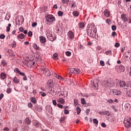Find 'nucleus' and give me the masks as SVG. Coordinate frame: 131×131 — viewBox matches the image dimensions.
Instances as JSON below:
<instances>
[{
  "mask_svg": "<svg viewBox=\"0 0 131 131\" xmlns=\"http://www.w3.org/2000/svg\"><path fill=\"white\" fill-rule=\"evenodd\" d=\"M94 29H97V28L93 26V25H88L86 32L88 35L90 36V37H93L94 36Z\"/></svg>",
  "mask_w": 131,
  "mask_h": 131,
  "instance_id": "nucleus-1",
  "label": "nucleus"
},
{
  "mask_svg": "<svg viewBox=\"0 0 131 131\" xmlns=\"http://www.w3.org/2000/svg\"><path fill=\"white\" fill-rule=\"evenodd\" d=\"M56 21V19H55V17L52 15H48L46 17V24H48L50 25L52 22H55Z\"/></svg>",
  "mask_w": 131,
  "mask_h": 131,
  "instance_id": "nucleus-2",
  "label": "nucleus"
},
{
  "mask_svg": "<svg viewBox=\"0 0 131 131\" xmlns=\"http://www.w3.org/2000/svg\"><path fill=\"white\" fill-rule=\"evenodd\" d=\"M103 84L105 88H111L114 85V83L109 79L103 81Z\"/></svg>",
  "mask_w": 131,
  "mask_h": 131,
  "instance_id": "nucleus-3",
  "label": "nucleus"
},
{
  "mask_svg": "<svg viewBox=\"0 0 131 131\" xmlns=\"http://www.w3.org/2000/svg\"><path fill=\"white\" fill-rule=\"evenodd\" d=\"M124 124L125 127H131V119L129 117H127L126 119L124 121Z\"/></svg>",
  "mask_w": 131,
  "mask_h": 131,
  "instance_id": "nucleus-4",
  "label": "nucleus"
},
{
  "mask_svg": "<svg viewBox=\"0 0 131 131\" xmlns=\"http://www.w3.org/2000/svg\"><path fill=\"white\" fill-rule=\"evenodd\" d=\"M42 71L43 72L44 74L46 75V76H51V75H53V74L50 72V70L48 69L47 68H43L41 69Z\"/></svg>",
  "mask_w": 131,
  "mask_h": 131,
  "instance_id": "nucleus-5",
  "label": "nucleus"
},
{
  "mask_svg": "<svg viewBox=\"0 0 131 131\" xmlns=\"http://www.w3.org/2000/svg\"><path fill=\"white\" fill-rule=\"evenodd\" d=\"M70 73H73L74 74H79V73H80V70L77 68H72L70 70Z\"/></svg>",
  "mask_w": 131,
  "mask_h": 131,
  "instance_id": "nucleus-6",
  "label": "nucleus"
},
{
  "mask_svg": "<svg viewBox=\"0 0 131 131\" xmlns=\"http://www.w3.org/2000/svg\"><path fill=\"white\" fill-rule=\"evenodd\" d=\"M67 35L69 39H73V38H74V33L71 31L68 32V33H67Z\"/></svg>",
  "mask_w": 131,
  "mask_h": 131,
  "instance_id": "nucleus-7",
  "label": "nucleus"
},
{
  "mask_svg": "<svg viewBox=\"0 0 131 131\" xmlns=\"http://www.w3.org/2000/svg\"><path fill=\"white\" fill-rule=\"evenodd\" d=\"M112 93H113V95H114V96H120V95H121V91H118L116 89L113 90Z\"/></svg>",
  "mask_w": 131,
  "mask_h": 131,
  "instance_id": "nucleus-8",
  "label": "nucleus"
},
{
  "mask_svg": "<svg viewBox=\"0 0 131 131\" xmlns=\"http://www.w3.org/2000/svg\"><path fill=\"white\" fill-rule=\"evenodd\" d=\"M92 85L94 86V88H95L96 90H98V86H99V81L97 80H94L92 83Z\"/></svg>",
  "mask_w": 131,
  "mask_h": 131,
  "instance_id": "nucleus-9",
  "label": "nucleus"
},
{
  "mask_svg": "<svg viewBox=\"0 0 131 131\" xmlns=\"http://www.w3.org/2000/svg\"><path fill=\"white\" fill-rule=\"evenodd\" d=\"M99 114H100V115H107V116H109V115H110V112L109 111H104V112H98Z\"/></svg>",
  "mask_w": 131,
  "mask_h": 131,
  "instance_id": "nucleus-10",
  "label": "nucleus"
},
{
  "mask_svg": "<svg viewBox=\"0 0 131 131\" xmlns=\"http://www.w3.org/2000/svg\"><path fill=\"white\" fill-rule=\"evenodd\" d=\"M121 18H122V20H123L124 22H127V21H128V18H127L126 15L124 14H122L121 15Z\"/></svg>",
  "mask_w": 131,
  "mask_h": 131,
  "instance_id": "nucleus-11",
  "label": "nucleus"
},
{
  "mask_svg": "<svg viewBox=\"0 0 131 131\" xmlns=\"http://www.w3.org/2000/svg\"><path fill=\"white\" fill-rule=\"evenodd\" d=\"M117 68H119L120 72H124V67L122 65L117 66Z\"/></svg>",
  "mask_w": 131,
  "mask_h": 131,
  "instance_id": "nucleus-12",
  "label": "nucleus"
},
{
  "mask_svg": "<svg viewBox=\"0 0 131 131\" xmlns=\"http://www.w3.org/2000/svg\"><path fill=\"white\" fill-rule=\"evenodd\" d=\"M24 38H25V35L23 34H18L17 37V39H24Z\"/></svg>",
  "mask_w": 131,
  "mask_h": 131,
  "instance_id": "nucleus-13",
  "label": "nucleus"
},
{
  "mask_svg": "<svg viewBox=\"0 0 131 131\" xmlns=\"http://www.w3.org/2000/svg\"><path fill=\"white\" fill-rule=\"evenodd\" d=\"M118 84L121 88H123V86H125L126 85L125 82L123 81H120L118 83Z\"/></svg>",
  "mask_w": 131,
  "mask_h": 131,
  "instance_id": "nucleus-14",
  "label": "nucleus"
},
{
  "mask_svg": "<svg viewBox=\"0 0 131 131\" xmlns=\"http://www.w3.org/2000/svg\"><path fill=\"white\" fill-rule=\"evenodd\" d=\"M1 79H3V80H4V79H6L7 78V75L5 73H2L0 75Z\"/></svg>",
  "mask_w": 131,
  "mask_h": 131,
  "instance_id": "nucleus-15",
  "label": "nucleus"
},
{
  "mask_svg": "<svg viewBox=\"0 0 131 131\" xmlns=\"http://www.w3.org/2000/svg\"><path fill=\"white\" fill-rule=\"evenodd\" d=\"M104 15L105 17H109L110 16V12L108 9H106L104 12Z\"/></svg>",
  "mask_w": 131,
  "mask_h": 131,
  "instance_id": "nucleus-16",
  "label": "nucleus"
},
{
  "mask_svg": "<svg viewBox=\"0 0 131 131\" xmlns=\"http://www.w3.org/2000/svg\"><path fill=\"white\" fill-rule=\"evenodd\" d=\"M40 41L41 42V43H46V37L43 36L40 37Z\"/></svg>",
  "mask_w": 131,
  "mask_h": 131,
  "instance_id": "nucleus-17",
  "label": "nucleus"
},
{
  "mask_svg": "<svg viewBox=\"0 0 131 131\" xmlns=\"http://www.w3.org/2000/svg\"><path fill=\"white\" fill-rule=\"evenodd\" d=\"M58 103H59V104H64L65 103V100L64 98H59L57 100Z\"/></svg>",
  "mask_w": 131,
  "mask_h": 131,
  "instance_id": "nucleus-18",
  "label": "nucleus"
},
{
  "mask_svg": "<svg viewBox=\"0 0 131 131\" xmlns=\"http://www.w3.org/2000/svg\"><path fill=\"white\" fill-rule=\"evenodd\" d=\"M50 95H52V96H55L57 93L54 89H51L50 92H48Z\"/></svg>",
  "mask_w": 131,
  "mask_h": 131,
  "instance_id": "nucleus-19",
  "label": "nucleus"
},
{
  "mask_svg": "<svg viewBox=\"0 0 131 131\" xmlns=\"http://www.w3.org/2000/svg\"><path fill=\"white\" fill-rule=\"evenodd\" d=\"M12 81H13L14 83H19V82H20V81L19 80V79H18V78L16 77H15L13 78V79L12 80Z\"/></svg>",
  "mask_w": 131,
  "mask_h": 131,
  "instance_id": "nucleus-20",
  "label": "nucleus"
},
{
  "mask_svg": "<svg viewBox=\"0 0 131 131\" xmlns=\"http://www.w3.org/2000/svg\"><path fill=\"white\" fill-rule=\"evenodd\" d=\"M48 39H49V40H50L51 41H54V40L56 39V38H55V37H54L52 34L48 38Z\"/></svg>",
  "mask_w": 131,
  "mask_h": 131,
  "instance_id": "nucleus-21",
  "label": "nucleus"
},
{
  "mask_svg": "<svg viewBox=\"0 0 131 131\" xmlns=\"http://www.w3.org/2000/svg\"><path fill=\"white\" fill-rule=\"evenodd\" d=\"M35 109L37 110V111H38L39 112H40L42 110V108H41V106L37 105L35 106Z\"/></svg>",
  "mask_w": 131,
  "mask_h": 131,
  "instance_id": "nucleus-22",
  "label": "nucleus"
},
{
  "mask_svg": "<svg viewBox=\"0 0 131 131\" xmlns=\"http://www.w3.org/2000/svg\"><path fill=\"white\" fill-rule=\"evenodd\" d=\"M105 55H107V56H111L112 55V51L111 50H107L105 52Z\"/></svg>",
  "mask_w": 131,
  "mask_h": 131,
  "instance_id": "nucleus-23",
  "label": "nucleus"
},
{
  "mask_svg": "<svg viewBox=\"0 0 131 131\" xmlns=\"http://www.w3.org/2000/svg\"><path fill=\"white\" fill-rule=\"evenodd\" d=\"M48 85L50 86H53V80H49L47 82Z\"/></svg>",
  "mask_w": 131,
  "mask_h": 131,
  "instance_id": "nucleus-24",
  "label": "nucleus"
},
{
  "mask_svg": "<svg viewBox=\"0 0 131 131\" xmlns=\"http://www.w3.org/2000/svg\"><path fill=\"white\" fill-rule=\"evenodd\" d=\"M79 28H82V29H83V28H84V23H79Z\"/></svg>",
  "mask_w": 131,
  "mask_h": 131,
  "instance_id": "nucleus-25",
  "label": "nucleus"
},
{
  "mask_svg": "<svg viewBox=\"0 0 131 131\" xmlns=\"http://www.w3.org/2000/svg\"><path fill=\"white\" fill-rule=\"evenodd\" d=\"M73 14L74 15V16H75V17H78V16L79 15V13H78V11H75L73 12Z\"/></svg>",
  "mask_w": 131,
  "mask_h": 131,
  "instance_id": "nucleus-26",
  "label": "nucleus"
},
{
  "mask_svg": "<svg viewBox=\"0 0 131 131\" xmlns=\"http://www.w3.org/2000/svg\"><path fill=\"white\" fill-rule=\"evenodd\" d=\"M53 58L54 60H58V53H54L53 55Z\"/></svg>",
  "mask_w": 131,
  "mask_h": 131,
  "instance_id": "nucleus-27",
  "label": "nucleus"
},
{
  "mask_svg": "<svg viewBox=\"0 0 131 131\" xmlns=\"http://www.w3.org/2000/svg\"><path fill=\"white\" fill-rule=\"evenodd\" d=\"M125 56L126 58H128L129 56H131V53L129 51H128L125 53Z\"/></svg>",
  "mask_w": 131,
  "mask_h": 131,
  "instance_id": "nucleus-28",
  "label": "nucleus"
},
{
  "mask_svg": "<svg viewBox=\"0 0 131 131\" xmlns=\"http://www.w3.org/2000/svg\"><path fill=\"white\" fill-rule=\"evenodd\" d=\"M11 26H12V25L11 24H9L8 27H7L6 31L7 32H9V31H10V30H11V29L10 28V27H11Z\"/></svg>",
  "mask_w": 131,
  "mask_h": 131,
  "instance_id": "nucleus-29",
  "label": "nucleus"
},
{
  "mask_svg": "<svg viewBox=\"0 0 131 131\" xmlns=\"http://www.w3.org/2000/svg\"><path fill=\"white\" fill-rule=\"evenodd\" d=\"M1 64L4 67L7 66V61L5 60H2Z\"/></svg>",
  "mask_w": 131,
  "mask_h": 131,
  "instance_id": "nucleus-30",
  "label": "nucleus"
},
{
  "mask_svg": "<svg viewBox=\"0 0 131 131\" xmlns=\"http://www.w3.org/2000/svg\"><path fill=\"white\" fill-rule=\"evenodd\" d=\"M76 110L77 111L78 115H79V114H80V112H81V110L80 109V108L79 107H77L76 108Z\"/></svg>",
  "mask_w": 131,
  "mask_h": 131,
  "instance_id": "nucleus-31",
  "label": "nucleus"
},
{
  "mask_svg": "<svg viewBox=\"0 0 131 131\" xmlns=\"http://www.w3.org/2000/svg\"><path fill=\"white\" fill-rule=\"evenodd\" d=\"M34 125L36 127H38L39 126V123L36 121L34 122Z\"/></svg>",
  "mask_w": 131,
  "mask_h": 131,
  "instance_id": "nucleus-32",
  "label": "nucleus"
},
{
  "mask_svg": "<svg viewBox=\"0 0 131 131\" xmlns=\"http://www.w3.org/2000/svg\"><path fill=\"white\" fill-rule=\"evenodd\" d=\"M53 34H52V32H48L46 34V35L47 36V38L50 37L51 35H52Z\"/></svg>",
  "mask_w": 131,
  "mask_h": 131,
  "instance_id": "nucleus-33",
  "label": "nucleus"
},
{
  "mask_svg": "<svg viewBox=\"0 0 131 131\" xmlns=\"http://www.w3.org/2000/svg\"><path fill=\"white\" fill-rule=\"evenodd\" d=\"M39 94L41 95L42 97H46L47 96V94L42 92H40Z\"/></svg>",
  "mask_w": 131,
  "mask_h": 131,
  "instance_id": "nucleus-34",
  "label": "nucleus"
},
{
  "mask_svg": "<svg viewBox=\"0 0 131 131\" xmlns=\"http://www.w3.org/2000/svg\"><path fill=\"white\" fill-rule=\"evenodd\" d=\"M26 122H27V124H30L31 123V121H30L29 118L26 119Z\"/></svg>",
  "mask_w": 131,
  "mask_h": 131,
  "instance_id": "nucleus-35",
  "label": "nucleus"
},
{
  "mask_svg": "<svg viewBox=\"0 0 131 131\" xmlns=\"http://www.w3.org/2000/svg\"><path fill=\"white\" fill-rule=\"evenodd\" d=\"M56 78L58 79H59L60 80H64V78L63 77H61L60 76H58V75H56Z\"/></svg>",
  "mask_w": 131,
  "mask_h": 131,
  "instance_id": "nucleus-36",
  "label": "nucleus"
},
{
  "mask_svg": "<svg viewBox=\"0 0 131 131\" xmlns=\"http://www.w3.org/2000/svg\"><path fill=\"white\" fill-rule=\"evenodd\" d=\"M31 102L32 103H34V104H36V102H37L36 99L32 98H31Z\"/></svg>",
  "mask_w": 131,
  "mask_h": 131,
  "instance_id": "nucleus-37",
  "label": "nucleus"
},
{
  "mask_svg": "<svg viewBox=\"0 0 131 131\" xmlns=\"http://www.w3.org/2000/svg\"><path fill=\"white\" fill-rule=\"evenodd\" d=\"M6 92L7 94H11L12 93V89L8 88Z\"/></svg>",
  "mask_w": 131,
  "mask_h": 131,
  "instance_id": "nucleus-38",
  "label": "nucleus"
},
{
  "mask_svg": "<svg viewBox=\"0 0 131 131\" xmlns=\"http://www.w3.org/2000/svg\"><path fill=\"white\" fill-rule=\"evenodd\" d=\"M62 4H67V5H68L69 0H62Z\"/></svg>",
  "mask_w": 131,
  "mask_h": 131,
  "instance_id": "nucleus-39",
  "label": "nucleus"
},
{
  "mask_svg": "<svg viewBox=\"0 0 131 131\" xmlns=\"http://www.w3.org/2000/svg\"><path fill=\"white\" fill-rule=\"evenodd\" d=\"M79 49V50H84L85 48L84 46H82V45L80 44Z\"/></svg>",
  "mask_w": 131,
  "mask_h": 131,
  "instance_id": "nucleus-40",
  "label": "nucleus"
},
{
  "mask_svg": "<svg viewBox=\"0 0 131 131\" xmlns=\"http://www.w3.org/2000/svg\"><path fill=\"white\" fill-rule=\"evenodd\" d=\"M34 48L35 50H39V47H38L36 44L34 45Z\"/></svg>",
  "mask_w": 131,
  "mask_h": 131,
  "instance_id": "nucleus-41",
  "label": "nucleus"
},
{
  "mask_svg": "<svg viewBox=\"0 0 131 131\" xmlns=\"http://www.w3.org/2000/svg\"><path fill=\"white\" fill-rule=\"evenodd\" d=\"M81 102L82 105H84V104H85V100L84 99V98H82L81 99Z\"/></svg>",
  "mask_w": 131,
  "mask_h": 131,
  "instance_id": "nucleus-42",
  "label": "nucleus"
},
{
  "mask_svg": "<svg viewBox=\"0 0 131 131\" xmlns=\"http://www.w3.org/2000/svg\"><path fill=\"white\" fill-rule=\"evenodd\" d=\"M93 123L95 124H98V123H99V121H98V120L97 119H94Z\"/></svg>",
  "mask_w": 131,
  "mask_h": 131,
  "instance_id": "nucleus-43",
  "label": "nucleus"
},
{
  "mask_svg": "<svg viewBox=\"0 0 131 131\" xmlns=\"http://www.w3.org/2000/svg\"><path fill=\"white\" fill-rule=\"evenodd\" d=\"M74 103L75 106H77V105H78V101H77V99L74 100Z\"/></svg>",
  "mask_w": 131,
  "mask_h": 131,
  "instance_id": "nucleus-44",
  "label": "nucleus"
},
{
  "mask_svg": "<svg viewBox=\"0 0 131 131\" xmlns=\"http://www.w3.org/2000/svg\"><path fill=\"white\" fill-rule=\"evenodd\" d=\"M66 55L68 57H69L71 56V53L70 51H67L66 52Z\"/></svg>",
  "mask_w": 131,
  "mask_h": 131,
  "instance_id": "nucleus-45",
  "label": "nucleus"
},
{
  "mask_svg": "<svg viewBox=\"0 0 131 131\" xmlns=\"http://www.w3.org/2000/svg\"><path fill=\"white\" fill-rule=\"evenodd\" d=\"M126 95L127 97H131V91H130V90L129 91H127Z\"/></svg>",
  "mask_w": 131,
  "mask_h": 131,
  "instance_id": "nucleus-46",
  "label": "nucleus"
},
{
  "mask_svg": "<svg viewBox=\"0 0 131 131\" xmlns=\"http://www.w3.org/2000/svg\"><path fill=\"white\" fill-rule=\"evenodd\" d=\"M28 36H29V37H31V36H32V32H31V31H30L28 33Z\"/></svg>",
  "mask_w": 131,
  "mask_h": 131,
  "instance_id": "nucleus-47",
  "label": "nucleus"
},
{
  "mask_svg": "<svg viewBox=\"0 0 131 131\" xmlns=\"http://www.w3.org/2000/svg\"><path fill=\"white\" fill-rule=\"evenodd\" d=\"M112 30H113V31H115V30H116L117 29V27H116L115 25H113L112 26Z\"/></svg>",
  "mask_w": 131,
  "mask_h": 131,
  "instance_id": "nucleus-48",
  "label": "nucleus"
},
{
  "mask_svg": "<svg viewBox=\"0 0 131 131\" xmlns=\"http://www.w3.org/2000/svg\"><path fill=\"white\" fill-rule=\"evenodd\" d=\"M57 14H58V16H63V12H62L61 11H58Z\"/></svg>",
  "mask_w": 131,
  "mask_h": 131,
  "instance_id": "nucleus-49",
  "label": "nucleus"
},
{
  "mask_svg": "<svg viewBox=\"0 0 131 131\" xmlns=\"http://www.w3.org/2000/svg\"><path fill=\"white\" fill-rule=\"evenodd\" d=\"M14 72H16V73H20V70H19L18 68H15L14 69Z\"/></svg>",
  "mask_w": 131,
  "mask_h": 131,
  "instance_id": "nucleus-50",
  "label": "nucleus"
},
{
  "mask_svg": "<svg viewBox=\"0 0 131 131\" xmlns=\"http://www.w3.org/2000/svg\"><path fill=\"white\" fill-rule=\"evenodd\" d=\"M5 37H6V36H5V35L4 34H2L0 35L1 39H4V38H5Z\"/></svg>",
  "mask_w": 131,
  "mask_h": 131,
  "instance_id": "nucleus-51",
  "label": "nucleus"
},
{
  "mask_svg": "<svg viewBox=\"0 0 131 131\" xmlns=\"http://www.w3.org/2000/svg\"><path fill=\"white\" fill-rule=\"evenodd\" d=\"M100 64L101 65V66H105V62H104V61L103 60L100 61Z\"/></svg>",
  "mask_w": 131,
  "mask_h": 131,
  "instance_id": "nucleus-52",
  "label": "nucleus"
},
{
  "mask_svg": "<svg viewBox=\"0 0 131 131\" xmlns=\"http://www.w3.org/2000/svg\"><path fill=\"white\" fill-rule=\"evenodd\" d=\"M120 44L118 42L116 43L115 45V48H119V47H120Z\"/></svg>",
  "mask_w": 131,
  "mask_h": 131,
  "instance_id": "nucleus-53",
  "label": "nucleus"
},
{
  "mask_svg": "<svg viewBox=\"0 0 131 131\" xmlns=\"http://www.w3.org/2000/svg\"><path fill=\"white\" fill-rule=\"evenodd\" d=\"M36 25H37V23L36 22H34L32 24V27H35V26H36Z\"/></svg>",
  "mask_w": 131,
  "mask_h": 131,
  "instance_id": "nucleus-54",
  "label": "nucleus"
},
{
  "mask_svg": "<svg viewBox=\"0 0 131 131\" xmlns=\"http://www.w3.org/2000/svg\"><path fill=\"white\" fill-rule=\"evenodd\" d=\"M53 104L54 105V106H57V101L56 100H53L52 101Z\"/></svg>",
  "mask_w": 131,
  "mask_h": 131,
  "instance_id": "nucleus-55",
  "label": "nucleus"
},
{
  "mask_svg": "<svg viewBox=\"0 0 131 131\" xmlns=\"http://www.w3.org/2000/svg\"><path fill=\"white\" fill-rule=\"evenodd\" d=\"M64 114H69V111L66 108L64 109Z\"/></svg>",
  "mask_w": 131,
  "mask_h": 131,
  "instance_id": "nucleus-56",
  "label": "nucleus"
},
{
  "mask_svg": "<svg viewBox=\"0 0 131 131\" xmlns=\"http://www.w3.org/2000/svg\"><path fill=\"white\" fill-rule=\"evenodd\" d=\"M19 31L20 32H23V31H24V29L23 28V27H20L19 28Z\"/></svg>",
  "mask_w": 131,
  "mask_h": 131,
  "instance_id": "nucleus-57",
  "label": "nucleus"
},
{
  "mask_svg": "<svg viewBox=\"0 0 131 131\" xmlns=\"http://www.w3.org/2000/svg\"><path fill=\"white\" fill-rule=\"evenodd\" d=\"M91 111V110H90V108H88L86 110V115H89V112Z\"/></svg>",
  "mask_w": 131,
  "mask_h": 131,
  "instance_id": "nucleus-58",
  "label": "nucleus"
},
{
  "mask_svg": "<svg viewBox=\"0 0 131 131\" xmlns=\"http://www.w3.org/2000/svg\"><path fill=\"white\" fill-rule=\"evenodd\" d=\"M28 106L29 108H32V106H33L32 103H31L30 102L28 104Z\"/></svg>",
  "mask_w": 131,
  "mask_h": 131,
  "instance_id": "nucleus-59",
  "label": "nucleus"
},
{
  "mask_svg": "<svg viewBox=\"0 0 131 131\" xmlns=\"http://www.w3.org/2000/svg\"><path fill=\"white\" fill-rule=\"evenodd\" d=\"M57 106L59 107V108H60L61 109H62L63 108V105L60 104H57Z\"/></svg>",
  "mask_w": 131,
  "mask_h": 131,
  "instance_id": "nucleus-60",
  "label": "nucleus"
},
{
  "mask_svg": "<svg viewBox=\"0 0 131 131\" xmlns=\"http://www.w3.org/2000/svg\"><path fill=\"white\" fill-rule=\"evenodd\" d=\"M101 126H102V127H106V126H107V125H106V124H105V123H102Z\"/></svg>",
  "mask_w": 131,
  "mask_h": 131,
  "instance_id": "nucleus-61",
  "label": "nucleus"
},
{
  "mask_svg": "<svg viewBox=\"0 0 131 131\" xmlns=\"http://www.w3.org/2000/svg\"><path fill=\"white\" fill-rule=\"evenodd\" d=\"M112 109H113V110H114V111H115L116 112H117V111H118V110L116 109V108H115L114 106H112Z\"/></svg>",
  "mask_w": 131,
  "mask_h": 131,
  "instance_id": "nucleus-62",
  "label": "nucleus"
},
{
  "mask_svg": "<svg viewBox=\"0 0 131 131\" xmlns=\"http://www.w3.org/2000/svg\"><path fill=\"white\" fill-rule=\"evenodd\" d=\"M3 98H4V94L2 93L1 94H0V100H2V99H3Z\"/></svg>",
  "mask_w": 131,
  "mask_h": 131,
  "instance_id": "nucleus-63",
  "label": "nucleus"
},
{
  "mask_svg": "<svg viewBox=\"0 0 131 131\" xmlns=\"http://www.w3.org/2000/svg\"><path fill=\"white\" fill-rule=\"evenodd\" d=\"M107 102H108V103H110V104H112V103H113V100L112 99H110V100H108Z\"/></svg>",
  "mask_w": 131,
  "mask_h": 131,
  "instance_id": "nucleus-64",
  "label": "nucleus"
}]
</instances>
